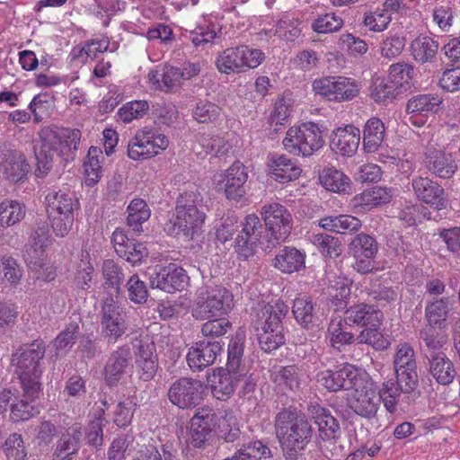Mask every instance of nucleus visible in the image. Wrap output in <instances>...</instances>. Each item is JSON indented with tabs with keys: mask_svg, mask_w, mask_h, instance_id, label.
Listing matches in <instances>:
<instances>
[{
	"mask_svg": "<svg viewBox=\"0 0 460 460\" xmlns=\"http://www.w3.org/2000/svg\"><path fill=\"white\" fill-rule=\"evenodd\" d=\"M394 365L396 371L417 367L415 353L412 347L407 343L397 346L394 358Z\"/></svg>",
	"mask_w": 460,
	"mask_h": 460,
	"instance_id": "59",
	"label": "nucleus"
},
{
	"mask_svg": "<svg viewBox=\"0 0 460 460\" xmlns=\"http://www.w3.org/2000/svg\"><path fill=\"white\" fill-rule=\"evenodd\" d=\"M207 389V385L201 380L181 377L171 385L167 396L168 400L178 408L192 410L205 400Z\"/></svg>",
	"mask_w": 460,
	"mask_h": 460,
	"instance_id": "7",
	"label": "nucleus"
},
{
	"mask_svg": "<svg viewBox=\"0 0 460 460\" xmlns=\"http://www.w3.org/2000/svg\"><path fill=\"white\" fill-rule=\"evenodd\" d=\"M379 405V399L373 390L372 385L362 389L361 392L353 393L351 409L361 417L372 419L376 415Z\"/></svg>",
	"mask_w": 460,
	"mask_h": 460,
	"instance_id": "28",
	"label": "nucleus"
},
{
	"mask_svg": "<svg viewBox=\"0 0 460 460\" xmlns=\"http://www.w3.org/2000/svg\"><path fill=\"white\" fill-rule=\"evenodd\" d=\"M391 195L387 189L375 186L362 193L356 195L353 199L354 207H360L365 210L389 202Z\"/></svg>",
	"mask_w": 460,
	"mask_h": 460,
	"instance_id": "37",
	"label": "nucleus"
},
{
	"mask_svg": "<svg viewBox=\"0 0 460 460\" xmlns=\"http://www.w3.org/2000/svg\"><path fill=\"white\" fill-rule=\"evenodd\" d=\"M46 200L47 212L53 214L74 215L75 209L78 208L79 206L74 192L67 188L49 192Z\"/></svg>",
	"mask_w": 460,
	"mask_h": 460,
	"instance_id": "26",
	"label": "nucleus"
},
{
	"mask_svg": "<svg viewBox=\"0 0 460 460\" xmlns=\"http://www.w3.org/2000/svg\"><path fill=\"white\" fill-rule=\"evenodd\" d=\"M378 248L374 236L365 233L356 234L348 244V253L355 260L353 269L360 274L371 272Z\"/></svg>",
	"mask_w": 460,
	"mask_h": 460,
	"instance_id": "11",
	"label": "nucleus"
},
{
	"mask_svg": "<svg viewBox=\"0 0 460 460\" xmlns=\"http://www.w3.org/2000/svg\"><path fill=\"white\" fill-rule=\"evenodd\" d=\"M132 359L131 350L128 345H122L113 350L104 366L105 384L110 387L117 386L127 374Z\"/></svg>",
	"mask_w": 460,
	"mask_h": 460,
	"instance_id": "16",
	"label": "nucleus"
},
{
	"mask_svg": "<svg viewBox=\"0 0 460 460\" xmlns=\"http://www.w3.org/2000/svg\"><path fill=\"white\" fill-rule=\"evenodd\" d=\"M232 328L230 321L224 316L208 318L201 327V333L205 337L217 338L225 335Z\"/></svg>",
	"mask_w": 460,
	"mask_h": 460,
	"instance_id": "58",
	"label": "nucleus"
},
{
	"mask_svg": "<svg viewBox=\"0 0 460 460\" xmlns=\"http://www.w3.org/2000/svg\"><path fill=\"white\" fill-rule=\"evenodd\" d=\"M269 165L275 180L281 183L296 180L301 173V169L283 155L270 158Z\"/></svg>",
	"mask_w": 460,
	"mask_h": 460,
	"instance_id": "35",
	"label": "nucleus"
},
{
	"mask_svg": "<svg viewBox=\"0 0 460 460\" xmlns=\"http://www.w3.org/2000/svg\"><path fill=\"white\" fill-rule=\"evenodd\" d=\"M138 349L135 360V371L138 378L144 382L151 381L158 369V358L155 345L147 340H137L132 343Z\"/></svg>",
	"mask_w": 460,
	"mask_h": 460,
	"instance_id": "15",
	"label": "nucleus"
},
{
	"mask_svg": "<svg viewBox=\"0 0 460 460\" xmlns=\"http://www.w3.org/2000/svg\"><path fill=\"white\" fill-rule=\"evenodd\" d=\"M368 295L384 305L396 300L397 292L390 285L388 279H376L370 283Z\"/></svg>",
	"mask_w": 460,
	"mask_h": 460,
	"instance_id": "45",
	"label": "nucleus"
},
{
	"mask_svg": "<svg viewBox=\"0 0 460 460\" xmlns=\"http://www.w3.org/2000/svg\"><path fill=\"white\" fill-rule=\"evenodd\" d=\"M360 143V130L353 125L338 128L331 135V148L342 156H353Z\"/></svg>",
	"mask_w": 460,
	"mask_h": 460,
	"instance_id": "21",
	"label": "nucleus"
},
{
	"mask_svg": "<svg viewBox=\"0 0 460 460\" xmlns=\"http://www.w3.org/2000/svg\"><path fill=\"white\" fill-rule=\"evenodd\" d=\"M292 313L296 321L305 329L318 326L320 319L313 301L305 296L294 300Z\"/></svg>",
	"mask_w": 460,
	"mask_h": 460,
	"instance_id": "31",
	"label": "nucleus"
},
{
	"mask_svg": "<svg viewBox=\"0 0 460 460\" xmlns=\"http://www.w3.org/2000/svg\"><path fill=\"white\" fill-rule=\"evenodd\" d=\"M341 435L316 438L318 451L329 460H341L344 456L343 447L339 444Z\"/></svg>",
	"mask_w": 460,
	"mask_h": 460,
	"instance_id": "46",
	"label": "nucleus"
},
{
	"mask_svg": "<svg viewBox=\"0 0 460 460\" xmlns=\"http://www.w3.org/2000/svg\"><path fill=\"white\" fill-rule=\"evenodd\" d=\"M358 344H367L376 350H384L389 346V341L379 332V326H366L356 337Z\"/></svg>",
	"mask_w": 460,
	"mask_h": 460,
	"instance_id": "51",
	"label": "nucleus"
},
{
	"mask_svg": "<svg viewBox=\"0 0 460 460\" xmlns=\"http://www.w3.org/2000/svg\"><path fill=\"white\" fill-rule=\"evenodd\" d=\"M276 436L287 460H297L311 443L314 429L295 408H283L274 420Z\"/></svg>",
	"mask_w": 460,
	"mask_h": 460,
	"instance_id": "2",
	"label": "nucleus"
},
{
	"mask_svg": "<svg viewBox=\"0 0 460 460\" xmlns=\"http://www.w3.org/2000/svg\"><path fill=\"white\" fill-rule=\"evenodd\" d=\"M83 436L81 424L75 423L68 427L59 436L54 446L53 460H73L81 448Z\"/></svg>",
	"mask_w": 460,
	"mask_h": 460,
	"instance_id": "17",
	"label": "nucleus"
},
{
	"mask_svg": "<svg viewBox=\"0 0 460 460\" xmlns=\"http://www.w3.org/2000/svg\"><path fill=\"white\" fill-rule=\"evenodd\" d=\"M283 145L291 154L310 156L323 146L324 140L320 127L314 122H308L297 128H290Z\"/></svg>",
	"mask_w": 460,
	"mask_h": 460,
	"instance_id": "6",
	"label": "nucleus"
},
{
	"mask_svg": "<svg viewBox=\"0 0 460 460\" xmlns=\"http://www.w3.org/2000/svg\"><path fill=\"white\" fill-rule=\"evenodd\" d=\"M411 187L417 199L437 210L447 208V199L444 188L437 181L422 176L411 180Z\"/></svg>",
	"mask_w": 460,
	"mask_h": 460,
	"instance_id": "14",
	"label": "nucleus"
},
{
	"mask_svg": "<svg viewBox=\"0 0 460 460\" xmlns=\"http://www.w3.org/2000/svg\"><path fill=\"white\" fill-rule=\"evenodd\" d=\"M100 157H103L101 148L91 146L87 154L88 161L84 163V171L87 175L86 181L89 186L94 185L102 176Z\"/></svg>",
	"mask_w": 460,
	"mask_h": 460,
	"instance_id": "50",
	"label": "nucleus"
},
{
	"mask_svg": "<svg viewBox=\"0 0 460 460\" xmlns=\"http://www.w3.org/2000/svg\"><path fill=\"white\" fill-rule=\"evenodd\" d=\"M401 386L399 384L394 380L389 379L388 381L383 383L382 387L378 392V399L379 402L382 400L386 410L394 413L396 411V405L398 402V398L401 395Z\"/></svg>",
	"mask_w": 460,
	"mask_h": 460,
	"instance_id": "49",
	"label": "nucleus"
},
{
	"mask_svg": "<svg viewBox=\"0 0 460 460\" xmlns=\"http://www.w3.org/2000/svg\"><path fill=\"white\" fill-rule=\"evenodd\" d=\"M219 107L210 102L199 100L192 111L193 118L199 123H208L219 115Z\"/></svg>",
	"mask_w": 460,
	"mask_h": 460,
	"instance_id": "63",
	"label": "nucleus"
},
{
	"mask_svg": "<svg viewBox=\"0 0 460 460\" xmlns=\"http://www.w3.org/2000/svg\"><path fill=\"white\" fill-rule=\"evenodd\" d=\"M102 276L104 279V288H114L117 295L120 294V285L122 283L124 274L112 260H106L102 263Z\"/></svg>",
	"mask_w": 460,
	"mask_h": 460,
	"instance_id": "52",
	"label": "nucleus"
},
{
	"mask_svg": "<svg viewBox=\"0 0 460 460\" xmlns=\"http://www.w3.org/2000/svg\"><path fill=\"white\" fill-rule=\"evenodd\" d=\"M319 181L324 189L332 192L348 193L350 190L349 178L335 167L323 168Z\"/></svg>",
	"mask_w": 460,
	"mask_h": 460,
	"instance_id": "34",
	"label": "nucleus"
},
{
	"mask_svg": "<svg viewBox=\"0 0 460 460\" xmlns=\"http://www.w3.org/2000/svg\"><path fill=\"white\" fill-rule=\"evenodd\" d=\"M248 170L239 161L228 169L214 174L213 183L217 192H222L230 201L239 202L246 194Z\"/></svg>",
	"mask_w": 460,
	"mask_h": 460,
	"instance_id": "8",
	"label": "nucleus"
},
{
	"mask_svg": "<svg viewBox=\"0 0 460 460\" xmlns=\"http://www.w3.org/2000/svg\"><path fill=\"white\" fill-rule=\"evenodd\" d=\"M424 164L429 172L443 179L451 178L457 169L456 163L450 153L431 145L427 147Z\"/></svg>",
	"mask_w": 460,
	"mask_h": 460,
	"instance_id": "19",
	"label": "nucleus"
},
{
	"mask_svg": "<svg viewBox=\"0 0 460 460\" xmlns=\"http://www.w3.org/2000/svg\"><path fill=\"white\" fill-rule=\"evenodd\" d=\"M25 399L11 403L10 418L13 422L26 421L38 414L40 409L33 402L36 398L31 399L23 394Z\"/></svg>",
	"mask_w": 460,
	"mask_h": 460,
	"instance_id": "43",
	"label": "nucleus"
},
{
	"mask_svg": "<svg viewBox=\"0 0 460 460\" xmlns=\"http://www.w3.org/2000/svg\"><path fill=\"white\" fill-rule=\"evenodd\" d=\"M425 365L430 376L441 385H450L456 376L455 366L446 354H428Z\"/></svg>",
	"mask_w": 460,
	"mask_h": 460,
	"instance_id": "22",
	"label": "nucleus"
},
{
	"mask_svg": "<svg viewBox=\"0 0 460 460\" xmlns=\"http://www.w3.org/2000/svg\"><path fill=\"white\" fill-rule=\"evenodd\" d=\"M255 311L253 323L260 347L270 353L286 342L283 320L288 313V306L283 302H276L274 305H259Z\"/></svg>",
	"mask_w": 460,
	"mask_h": 460,
	"instance_id": "5",
	"label": "nucleus"
},
{
	"mask_svg": "<svg viewBox=\"0 0 460 460\" xmlns=\"http://www.w3.org/2000/svg\"><path fill=\"white\" fill-rule=\"evenodd\" d=\"M78 349L82 357L86 359H93L102 353L100 340L93 333L84 334L80 337Z\"/></svg>",
	"mask_w": 460,
	"mask_h": 460,
	"instance_id": "64",
	"label": "nucleus"
},
{
	"mask_svg": "<svg viewBox=\"0 0 460 460\" xmlns=\"http://www.w3.org/2000/svg\"><path fill=\"white\" fill-rule=\"evenodd\" d=\"M149 133H145L144 129L138 130L135 137L128 142V155L133 160H146L158 155V151L151 150Z\"/></svg>",
	"mask_w": 460,
	"mask_h": 460,
	"instance_id": "39",
	"label": "nucleus"
},
{
	"mask_svg": "<svg viewBox=\"0 0 460 460\" xmlns=\"http://www.w3.org/2000/svg\"><path fill=\"white\" fill-rule=\"evenodd\" d=\"M271 376L272 381L278 385H284L292 391L299 387L300 369L296 365L282 367Z\"/></svg>",
	"mask_w": 460,
	"mask_h": 460,
	"instance_id": "48",
	"label": "nucleus"
},
{
	"mask_svg": "<svg viewBox=\"0 0 460 460\" xmlns=\"http://www.w3.org/2000/svg\"><path fill=\"white\" fill-rule=\"evenodd\" d=\"M345 319L349 322L361 326H380L383 313L374 305L367 304H358L350 306L345 311Z\"/></svg>",
	"mask_w": 460,
	"mask_h": 460,
	"instance_id": "27",
	"label": "nucleus"
},
{
	"mask_svg": "<svg viewBox=\"0 0 460 460\" xmlns=\"http://www.w3.org/2000/svg\"><path fill=\"white\" fill-rule=\"evenodd\" d=\"M104 410L100 411V416L90 421L85 429V438L87 444L95 448H100L103 444V420L102 415Z\"/></svg>",
	"mask_w": 460,
	"mask_h": 460,
	"instance_id": "60",
	"label": "nucleus"
},
{
	"mask_svg": "<svg viewBox=\"0 0 460 460\" xmlns=\"http://www.w3.org/2000/svg\"><path fill=\"white\" fill-rule=\"evenodd\" d=\"M45 353V343L36 340L19 347L12 356L24 394L31 399L38 398L40 392L41 361Z\"/></svg>",
	"mask_w": 460,
	"mask_h": 460,
	"instance_id": "4",
	"label": "nucleus"
},
{
	"mask_svg": "<svg viewBox=\"0 0 460 460\" xmlns=\"http://www.w3.org/2000/svg\"><path fill=\"white\" fill-rule=\"evenodd\" d=\"M25 215L22 205L16 200L5 199L0 203V226L7 227L21 221Z\"/></svg>",
	"mask_w": 460,
	"mask_h": 460,
	"instance_id": "44",
	"label": "nucleus"
},
{
	"mask_svg": "<svg viewBox=\"0 0 460 460\" xmlns=\"http://www.w3.org/2000/svg\"><path fill=\"white\" fill-rule=\"evenodd\" d=\"M127 224L135 233L143 232L142 225L150 217L151 212L146 202L142 199H134L127 208Z\"/></svg>",
	"mask_w": 460,
	"mask_h": 460,
	"instance_id": "38",
	"label": "nucleus"
},
{
	"mask_svg": "<svg viewBox=\"0 0 460 460\" xmlns=\"http://www.w3.org/2000/svg\"><path fill=\"white\" fill-rule=\"evenodd\" d=\"M441 99L430 94H420L408 101L406 111L412 115H427L437 112Z\"/></svg>",
	"mask_w": 460,
	"mask_h": 460,
	"instance_id": "42",
	"label": "nucleus"
},
{
	"mask_svg": "<svg viewBox=\"0 0 460 460\" xmlns=\"http://www.w3.org/2000/svg\"><path fill=\"white\" fill-rule=\"evenodd\" d=\"M237 371H230L226 367H219L214 371L211 379V392L213 396L220 401H226L234 394L237 383L240 381Z\"/></svg>",
	"mask_w": 460,
	"mask_h": 460,
	"instance_id": "23",
	"label": "nucleus"
},
{
	"mask_svg": "<svg viewBox=\"0 0 460 460\" xmlns=\"http://www.w3.org/2000/svg\"><path fill=\"white\" fill-rule=\"evenodd\" d=\"M261 214L264 225L256 215H247L235 238V249L245 259L252 256L259 245L264 251H270L291 233L293 218L285 206L276 202L266 204Z\"/></svg>",
	"mask_w": 460,
	"mask_h": 460,
	"instance_id": "1",
	"label": "nucleus"
},
{
	"mask_svg": "<svg viewBox=\"0 0 460 460\" xmlns=\"http://www.w3.org/2000/svg\"><path fill=\"white\" fill-rule=\"evenodd\" d=\"M233 294L226 288H212L199 297L192 315L198 320L227 315L233 307Z\"/></svg>",
	"mask_w": 460,
	"mask_h": 460,
	"instance_id": "9",
	"label": "nucleus"
},
{
	"mask_svg": "<svg viewBox=\"0 0 460 460\" xmlns=\"http://www.w3.org/2000/svg\"><path fill=\"white\" fill-rule=\"evenodd\" d=\"M45 248L44 246L31 243L25 246L23 259L31 271L38 272L45 265V261H47Z\"/></svg>",
	"mask_w": 460,
	"mask_h": 460,
	"instance_id": "55",
	"label": "nucleus"
},
{
	"mask_svg": "<svg viewBox=\"0 0 460 460\" xmlns=\"http://www.w3.org/2000/svg\"><path fill=\"white\" fill-rule=\"evenodd\" d=\"M385 134V124L376 118H370L363 128V149L366 153L372 154L382 146Z\"/></svg>",
	"mask_w": 460,
	"mask_h": 460,
	"instance_id": "30",
	"label": "nucleus"
},
{
	"mask_svg": "<svg viewBox=\"0 0 460 460\" xmlns=\"http://www.w3.org/2000/svg\"><path fill=\"white\" fill-rule=\"evenodd\" d=\"M80 334V326L77 323L72 322L54 340L56 350H69L75 343Z\"/></svg>",
	"mask_w": 460,
	"mask_h": 460,
	"instance_id": "57",
	"label": "nucleus"
},
{
	"mask_svg": "<svg viewBox=\"0 0 460 460\" xmlns=\"http://www.w3.org/2000/svg\"><path fill=\"white\" fill-rule=\"evenodd\" d=\"M126 309L119 306L112 298L102 301L101 325L105 338L117 341L128 330Z\"/></svg>",
	"mask_w": 460,
	"mask_h": 460,
	"instance_id": "12",
	"label": "nucleus"
},
{
	"mask_svg": "<svg viewBox=\"0 0 460 460\" xmlns=\"http://www.w3.org/2000/svg\"><path fill=\"white\" fill-rule=\"evenodd\" d=\"M205 218L204 208L176 210V217L170 234L174 236L182 235L187 239H193L194 234L199 232L204 224Z\"/></svg>",
	"mask_w": 460,
	"mask_h": 460,
	"instance_id": "18",
	"label": "nucleus"
},
{
	"mask_svg": "<svg viewBox=\"0 0 460 460\" xmlns=\"http://www.w3.org/2000/svg\"><path fill=\"white\" fill-rule=\"evenodd\" d=\"M402 93H403L402 90L388 78L387 81H382L374 85L371 96L375 102L385 104L391 102Z\"/></svg>",
	"mask_w": 460,
	"mask_h": 460,
	"instance_id": "53",
	"label": "nucleus"
},
{
	"mask_svg": "<svg viewBox=\"0 0 460 460\" xmlns=\"http://www.w3.org/2000/svg\"><path fill=\"white\" fill-rule=\"evenodd\" d=\"M305 254L295 247L285 246L273 260V265L283 273H293L305 268Z\"/></svg>",
	"mask_w": 460,
	"mask_h": 460,
	"instance_id": "29",
	"label": "nucleus"
},
{
	"mask_svg": "<svg viewBox=\"0 0 460 460\" xmlns=\"http://www.w3.org/2000/svg\"><path fill=\"white\" fill-rule=\"evenodd\" d=\"M438 51V43L430 37H418L411 43L414 60L420 64L432 63Z\"/></svg>",
	"mask_w": 460,
	"mask_h": 460,
	"instance_id": "36",
	"label": "nucleus"
},
{
	"mask_svg": "<svg viewBox=\"0 0 460 460\" xmlns=\"http://www.w3.org/2000/svg\"><path fill=\"white\" fill-rule=\"evenodd\" d=\"M222 350L218 341H200L189 349L186 359L192 370H202L216 361Z\"/></svg>",
	"mask_w": 460,
	"mask_h": 460,
	"instance_id": "20",
	"label": "nucleus"
},
{
	"mask_svg": "<svg viewBox=\"0 0 460 460\" xmlns=\"http://www.w3.org/2000/svg\"><path fill=\"white\" fill-rule=\"evenodd\" d=\"M219 420V416L213 409L198 408L190 421L188 444L195 448H205L209 445Z\"/></svg>",
	"mask_w": 460,
	"mask_h": 460,
	"instance_id": "10",
	"label": "nucleus"
},
{
	"mask_svg": "<svg viewBox=\"0 0 460 460\" xmlns=\"http://www.w3.org/2000/svg\"><path fill=\"white\" fill-rule=\"evenodd\" d=\"M243 51H245L243 45L225 49L217 59V69L227 75L243 72Z\"/></svg>",
	"mask_w": 460,
	"mask_h": 460,
	"instance_id": "32",
	"label": "nucleus"
},
{
	"mask_svg": "<svg viewBox=\"0 0 460 460\" xmlns=\"http://www.w3.org/2000/svg\"><path fill=\"white\" fill-rule=\"evenodd\" d=\"M189 277L186 270L175 263L155 270V276L150 278V285L153 288H159L167 293H174L184 289Z\"/></svg>",
	"mask_w": 460,
	"mask_h": 460,
	"instance_id": "13",
	"label": "nucleus"
},
{
	"mask_svg": "<svg viewBox=\"0 0 460 460\" xmlns=\"http://www.w3.org/2000/svg\"><path fill=\"white\" fill-rule=\"evenodd\" d=\"M425 314L430 326L444 329L448 314V298L443 297L428 302Z\"/></svg>",
	"mask_w": 460,
	"mask_h": 460,
	"instance_id": "41",
	"label": "nucleus"
},
{
	"mask_svg": "<svg viewBox=\"0 0 460 460\" xmlns=\"http://www.w3.org/2000/svg\"><path fill=\"white\" fill-rule=\"evenodd\" d=\"M307 412L310 419L318 427L316 438L341 435L339 421L331 414L330 410L318 403H310L307 407Z\"/></svg>",
	"mask_w": 460,
	"mask_h": 460,
	"instance_id": "25",
	"label": "nucleus"
},
{
	"mask_svg": "<svg viewBox=\"0 0 460 460\" xmlns=\"http://www.w3.org/2000/svg\"><path fill=\"white\" fill-rule=\"evenodd\" d=\"M224 460H273V456L261 441H243L231 457Z\"/></svg>",
	"mask_w": 460,
	"mask_h": 460,
	"instance_id": "33",
	"label": "nucleus"
},
{
	"mask_svg": "<svg viewBox=\"0 0 460 460\" xmlns=\"http://www.w3.org/2000/svg\"><path fill=\"white\" fill-rule=\"evenodd\" d=\"M226 424H221L218 422V437L224 439L227 443H237L236 447L240 448V445L243 443V441L248 442L249 440L245 439L244 436H241L242 433L240 431L239 427L235 423V419L233 416H230L227 419H225Z\"/></svg>",
	"mask_w": 460,
	"mask_h": 460,
	"instance_id": "54",
	"label": "nucleus"
},
{
	"mask_svg": "<svg viewBox=\"0 0 460 460\" xmlns=\"http://www.w3.org/2000/svg\"><path fill=\"white\" fill-rule=\"evenodd\" d=\"M413 74L414 68L412 65L397 63L390 66L388 78L404 93L411 87L410 82L412 79Z\"/></svg>",
	"mask_w": 460,
	"mask_h": 460,
	"instance_id": "47",
	"label": "nucleus"
},
{
	"mask_svg": "<svg viewBox=\"0 0 460 460\" xmlns=\"http://www.w3.org/2000/svg\"><path fill=\"white\" fill-rule=\"evenodd\" d=\"M348 369H350V374L347 377L345 390H352L353 393H356L373 385L368 375L364 370L356 367L354 365Z\"/></svg>",
	"mask_w": 460,
	"mask_h": 460,
	"instance_id": "62",
	"label": "nucleus"
},
{
	"mask_svg": "<svg viewBox=\"0 0 460 460\" xmlns=\"http://www.w3.org/2000/svg\"><path fill=\"white\" fill-rule=\"evenodd\" d=\"M149 109L146 101H134L128 102L119 110V119L125 122H131L135 119L142 118Z\"/></svg>",
	"mask_w": 460,
	"mask_h": 460,
	"instance_id": "61",
	"label": "nucleus"
},
{
	"mask_svg": "<svg viewBox=\"0 0 460 460\" xmlns=\"http://www.w3.org/2000/svg\"><path fill=\"white\" fill-rule=\"evenodd\" d=\"M245 338L244 332L238 330L229 341L226 368L230 371H240L243 364Z\"/></svg>",
	"mask_w": 460,
	"mask_h": 460,
	"instance_id": "40",
	"label": "nucleus"
},
{
	"mask_svg": "<svg viewBox=\"0 0 460 460\" xmlns=\"http://www.w3.org/2000/svg\"><path fill=\"white\" fill-rule=\"evenodd\" d=\"M128 298L137 305L146 303L148 290L146 283L142 281L137 274H133L126 283Z\"/></svg>",
	"mask_w": 460,
	"mask_h": 460,
	"instance_id": "56",
	"label": "nucleus"
},
{
	"mask_svg": "<svg viewBox=\"0 0 460 460\" xmlns=\"http://www.w3.org/2000/svg\"><path fill=\"white\" fill-rule=\"evenodd\" d=\"M40 145L35 148L37 177L45 176L52 168L54 156H59L66 162L75 159L81 139V131L77 128H63L55 131L44 128L40 133Z\"/></svg>",
	"mask_w": 460,
	"mask_h": 460,
	"instance_id": "3",
	"label": "nucleus"
},
{
	"mask_svg": "<svg viewBox=\"0 0 460 460\" xmlns=\"http://www.w3.org/2000/svg\"><path fill=\"white\" fill-rule=\"evenodd\" d=\"M30 170L23 155L12 151L5 155V159L0 163V176L10 182L17 183L23 181Z\"/></svg>",
	"mask_w": 460,
	"mask_h": 460,
	"instance_id": "24",
	"label": "nucleus"
}]
</instances>
